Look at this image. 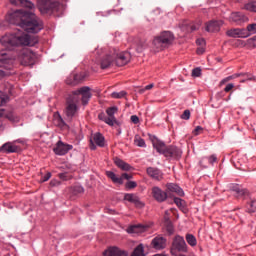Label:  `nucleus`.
<instances>
[{
	"instance_id": "nucleus-1",
	"label": "nucleus",
	"mask_w": 256,
	"mask_h": 256,
	"mask_svg": "<svg viewBox=\"0 0 256 256\" xmlns=\"http://www.w3.org/2000/svg\"><path fill=\"white\" fill-rule=\"evenodd\" d=\"M9 22L21 27L26 33H39L43 29V21L33 12L16 10L10 14Z\"/></svg>"
},
{
	"instance_id": "nucleus-2",
	"label": "nucleus",
	"mask_w": 256,
	"mask_h": 256,
	"mask_svg": "<svg viewBox=\"0 0 256 256\" xmlns=\"http://www.w3.org/2000/svg\"><path fill=\"white\" fill-rule=\"evenodd\" d=\"M0 43L3 47H7V49H11V47H35L39 43V38L18 30L17 32L2 36Z\"/></svg>"
},
{
	"instance_id": "nucleus-3",
	"label": "nucleus",
	"mask_w": 256,
	"mask_h": 256,
	"mask_svg": "<svg viewBox=\"0 0 256 256\" xmlns=\"http://www.w3.org/2000/svg\"><path fill=\"white\" fill-rule=\"evenodd\" d=\"M151 141L154 149H156L160 155H164V157H167L168 159H179L181 158V155H183L181 149L176 146L165 145V142L159 140L156 136H152Z\"/></svg>"
},
{
	"instance_id": "nucleus-4",
	"label": "nucleus",
	"mask_w": 256,
	"mask_h": 256,
	"mask_svg": "<svg viewBox=\"0 0 256 256\" xmlns=\"http://www.w3.org/2000/svg\"><path fill=\"white\" fill-rule=\"evenodd\" d=\"M175 35L171 31H163L153 39V46L156 51H163L173 45Z\"/></svg>"
},
{
	"instance_id": "nucleus-5",
	"label": "nucleus",
	"mask_w": 256,
	"mask_h": 256,
	"mask_svg": "<svg viewBox=\"0 0 256 256\" xmlns=\"http://www.w3.org/2000/svg\"><path fill=\"white\" fill-rule=\"evenodd\" d=\"M188 251L189 247L187 246V242H185V238L181 235H176L172 240L170 248L171 255L178 256L181 253H187Z\"/></svg>"
},
{
	"instance_id": "nucleus-6",
	"label": "nucleus",
	"mask_w": 256,
	"mask_h": 256,
	"mask_svg": "<svg viewBox=\"0 0 256 256\" xmlns=\"http://www.w3.org/2000/svg\"><path fill=\"white\" fill-rule=\"evenodd\" d=\"M118 111L119 109L117 108V106L109 107L106 109V113L108 116L105 115V112H102L98 114V119L100 121H103L104 123H106V125H109L110 127H114V125H117L119 127L121 123L117 121V118H115V113H117Z\"/></svg>"
},
{
	"instance_id": "nucleus-7",
	"label": "nucleus",
	"mask_w": 256,
	"mask_h": 256,
	"mask_svg": "<svg viewBox=\"0 0 256 256\" xmlns=\"http://www.w3.org/2000/svg\"><path fill=\"white\" fill-rule=\"evenodd\" d=\"M15 63V56L10 50H0V67L5 69L4 71H11L13 64Z\"/></svg>"
},
{
	"instance_id": "nucleus-8",
	"label": "nucleus",
	"mask_w": 256,
	"mask_h": 256,
	"mask_svg": "<svg viewBox=\"0 0 256 256\" xmlns=\"http://www.w3.org/2000/svg\"><path fill=\"white\" fill-rule=\"evenodd\" d=\"M112 57H114V64L117 67H124L131 61V53L121 52L117 48H112Z\"/></svg>"
},
{
	"instance_id": "nucleus-9",
	"label": "nucleus",
	"mask_w": 256,
	"mask_h": 256,
	"mask_svg": "<svg viewBox=\"0 0 256 256\" xmlns=\"http://www.w3.org/2000/svg\"><path fill=\"white\" fill-rule=\"evenodd\" d=\"M37 61V54L30 49H25L20 54V63L24 67H33Z\"/></svg>"
},
{
	"instance_id": "nucleus-10",
	"label": "nucleus",
	"mask_w": 256,
	"mask_h": 256,
	"mask_svg": "<svg viewBox=\"0 0 256 256\" xmlns=\"http://www.w3.org/2000/svg\"><path fill=\"white\" fill-rule=\"evenodd\" d=\"M77 111H79V107L77 106V98L73 97L67 100L66 106V117L68 119H73L75 115H77Z\"/></svg>"
},
{
	"instance_id": "nucleus-11",
	"label": "nucleus",
	"mask_w": 256,
	"mask_h": 256,
	"mask_svg": "<svg viewBox=\"0 0 256 256\" xmlns=\"http://www.w3.org/2000/svg\"><path fill=\"white\" fill-rule=\"evenodd\" d=\"M15 143H23V140L18 139L13 142H6L0 147V153H6L9 155L10 153H18L19 146L15 145Z\"/></svg>"
},
{
	"instance_id": "nucleus-12",
	"label": "nucleus",
	"mask_w": 256,
	"mask_h": 256,
	"mask_svg": "<svg viewBox=\"0 0 256 256\" xmlns=\"http://www.w3.org/2000/svg\"><path fill=\"white\" fill-rule=\"evenodd\" d=\"M106 176L108 179H111L113 183H116L118 185H123V179H126V181H130V179H133V175L128 173H123L121 177H118L117 174L113 171H106Z\"/></svg>"
},
{
	"instance_id": "nucleus-13",
	"label": "nucleus",
	"mask_w": 256,
	"mask_h": 256,
	"mask_svg": "<svg viewBox=\"0 0 256 256\" xmlns=\"http://www.w3.org/2000/svg\"><path fill=\"white\" fill-rule=\"evenodd\" d=\"M112 65H115V58L113 57V49H111L108 53H106L100 59V67L101 69H109Z\"/></svg>"
},
{
	"instance_id": "nucleus-14",
	"label": "nucleus",
	"mask_w": 256,
	"mask_h": 256,
	"mask_svg": "<svg viewBox=\"0 0 256 256\" xmlns=\"http://www.w3.org/2000/svg\"><path fill=\"white\" fill-rule=\"evenodd\" d=\"M98 147H105V137L101 135V133H95L93 137L90 139V149L95 151Z\"/></svg>"
},
{
	"instance_id": "nucleus-15",
	"label": "nucleus",
	"mask_w": 256,
	"mask_h": 256,
	"mask_svg": "<svg viewBox=\"0 0 256 256\" xmlns=\"http://www.w3.org/2000/svg\"><path fill=\"white\" fill-rule=\"evenodd\" d=\"M74 95H82V105H87L92 97L91 88H89L88 86H84L79 90L75 91Z\"/></svg>"
},
{
	"instance_id": "nucleus-16",
	"label": "nucleus",
	"mask_w": 256,
	"mask_h": 256,
	"mask_svg": "<svg viewBox=\"0 0 256 256\" xmlns=\"http://www.w3.org/2000/svg\"><path fill=\"white\" fill-rule=\"evenodd\" d=\"M151 245L153 249L161 251L167 247V238L163 237L162 235H157L152 239Z\"/></svg>"
},
{
	"instance_id": "nucleus-17",
	"label": "nucleus",
	"mask_w": 256,
	"mask_h": 256,
	"mask_svg": "<svg viewBox=\"0 0 256 256\" xmlns=\"http://www.w3.org/2000/svg\"><path fill=\"white\" fill-rule=\"evenodd\" d=\"M73 149V145L65 144L62 141H58L56 147L53 149L55 155H67L69 151Z\"/></svg>"
},
{
	"instance_id": "nucleus-18",
	"label": "nucleus",
	"mask_w": 256,
	"mask_h": 256,
	"mask_svg": "<svg viewBox=\"0 0 256 256\" xmlns=\"http://www.w3.org/2000/svg\"><path fill=\"white\" fill-rule=\"evenodd\" d=\"M38 3L46 13H49V11H57L59 7V2H53L51 0H38Z\"/></svg>"
},
{
	"instance_id": "nucleus-19",
	"label": "nucleus",
	"mask_w": 256,
	"mask_h": 256,
	"mask_svg": "<svg viewBox=\"0 0 256 256\" xmlns=\"http://www.w3.org/2000/svg\"><path fill=\"white\" fill-rule=\"evenodd\" d=\"M152 196L158 203H163L167 201V192L163 191L161 188L154 186L152 188Z\"/></svg>"
},
{
	"instance_id": "nucleus-20",
	"label": "nucleus",
	"mask_w": 256,
	"mask_h": 256,
	"mask_svg": "<svg viewBox=\"0 0 256 256\" xmlns=\"http://www.w3.org/2000/svg\"><path fill=\"white\" fill-rule=\"evenodd\" d=\"M223 25V21L221 20H212L206 23L205 30L208 33H217L221 30V26Z\"/></svg>"
},
{
	"instance_id": "nucleus-21",
	"label": "nucleus",
	"mask_w": 256,
	"mask_h": 256,
	"mask_svg": "<svg viewBox=\"0 0 256 256\" xmlns=\"http://www.w3.org/2000/svg\"><path fill=\"white\" fill-rule=\"evenodd\" d=\"M124 200L128 201L129 203H133V205H135V207L138 209H143V207H145V203H143L141 198L135 194H125Z\"/></svg>"
},
{
	"instance_id": "nucleus-22",
	"label": "nucleus",
	"mask_w": 256,
	"mask_h": 256,
	"mask_svg": "<svg viewBox=\"0 0 256 256\" xmlns=\"http://www.w3.org/2000/svg\"><path fill=\"white\" fill-rule=\"evenodd\" d=\"M104 256H127V251L121 250L119 247L113 246L103 252Z\"/></svg>"
},
{
	"instance_id": "nucleus-23",
	"label": "nucleus",
	"mask_w": 256,
	"mask_h": 256,
	"mask_svg": "<svg viewBox=\"0 0 256 256\" xmlns=\"http://www.w3.org/2000/svg\"><path fill=\"white\" fill-rule=\"evenodd\" d=\"M230 21H233V23H237L239 25L241 23H247V21H249V17L241 12H233L230 15Z\"/></svg>"
},
{
	"instance_id": "nucleus-24",
	"label": "nucleus",
	"mask_w": 256,
	"mask_h": 256,
	"mask_svg": "<svg viewBox=\"0 0 256 256\" xmlns=\"http://www.w3.org/2000/svg\"><path fill=\"white\" fill-rule=\"evenodd\" d=\"M146 171L149 177L155 179L156 181H161V179H163V172H161V170L158 168L148 167Z\"/></svg>"
},
{
	"instance_id": "nucleus-25",
	"label": "nucleus",
	"mask_w": 256,
	"mask_h": 256,
	"mask_svg": "<svg viewBox=\"0 0 256 256\" xmlns=\"http://www.w3.org/2000/svg\"><path fill=\"white\" fill-rule=\"evenodd\" d=\"M0 117L8 119V121H12V123L19 121V118L17 117V115H15V112H13V110L0 109Z\"/></svg>"
},
{
	"instance_id": "nucleus-26",
	"label": "nucleus",
	"mask_w": 256,
	"mask_h": 256,
	"mask_svg": "<svg viewBox=\"0 0 256 256\" xmlns=\"http://www.w3.org/2000/svg\"><path fill=\"white\" fill-rule=\"evenodd\" d=\"M166 188L169 193H176L179 197H185V192L175 183L166 184Z\"/></svg>"
},
{
	"instance_id": "nucleus-27",
	"label": "nucleus",
	"mask_w": 256,
	"mask_h": 256,
	"mask_svg": "<svg viewBox=\"0 0 256 256\" xmlns=\"http://www.w3.org/2000/svg\"><path fill=\"white\" fill-rule=\"evenodd\" d=\"M72 79L71 78H67L66 79V84L67 85H72V86H75V85H79V83H81V81H83V79H85V74L80 72L78 74H74L72 76Z\"/></svg>"
},
{
	"instance_id": "nucleus-28",
	"label": "nucleus",
	"mask_w": 256,
	"mask_h": 256,
	"mask_svg": "<svg viewBox=\"0 0 256 256\" xmlns=\"http://www.w3.org/2000/svg\"><path fill=\"white\" fill-rule=\"evenodd\" d=\"M114 164L118 169H121V171H131V169H133L129 163L121 160L119 157L114 158Z\"/></svg>"
},
{
	"instance_id": "nucleus-29",
	"label": "nucleus",
	"mask_w": 256,
	"mask_h": 256,
	"mask_svg": "<svg viewBox=\"0 0 256 256\" xmlns=\"http://www.w3.org/2000/svg\"><path fill=\"white\" fill-rule=\"evenodd\" d=\"M148 227L145 225H133L128 228V233H145L147 231Z\"/></svg>"
},
{
	"instance_id": "nucleus-30",
	"label": "nucleus",
	"mask_w": 256,
	"mask_h": 256,
	"mask_svg": "<svg viewBox=\"0 0 256 256\" xmlns=\"http://www.w3.org/2000/svg\"><path fill=\"white\" fill-rule=\"evenodd\" d=\"M54 125H56V127H65V125H67L65 123V120H63V117H61V114H59V112L54 113Z\"/></svg>"
},
{
	"instance_id": "nucleus-31",
	"label": "nucleus",
	"mask_w": 256,
	"mask_h": 256,
	"mask_svg": "<svg viewBox=\"0 0 256 256\" xmlns=\"http://www.w3.org/2000/svg\"><path fill=\"white\" fill-rule=\"evenodd\" d=\"M231 190L234 191V193H237V195H240V196L247 195V193H248L247 189L241 188V186H239V184L233 185L231 187Z\"/></svg>"
},
{
	"instance_id": "nucleus-32",
	"label": "nucleus",
	"mask_w": 256,
	"mask_h": 256,
	"mask_svg": "<svg viewBox=\"0 0 256 256\" xmlns=\"http://www.w3.org/2000/svg\"><path fill=\"white\" fill-rule=\"evenodd\" d=\"M246 213H256V200H251L246 203Z\"/></svg>"
},
{
	"instance_id": "nucleus-33",
	"label": "nucleus",
	"mask_w": 256,
	"mask_h": 256,
	"mask_svg": "<svg viewBox=\"0 0 256 256\" xmlns=\"http://www.w3.org/2000/svg\"><path fill=\"white\" fill-rule=\"evenodd\" d=\"M131 256H145V247L143 246V244H139L134 249Z\"/></svg>"
},
{
	"instance_id": "nucleus-34",
	"label": "nucleus",
	"mask_w": 256,
	"mask_h": 256,
	"mask_svg": "<svg viewBox=\"0 0 256 256\" xmlns=\"http://www.w3.org/2000/svg\"><path fill=\"white\" fill-rule=\"evenodd\" d=\"M186 241L190 247H197V238L193 234H186Z\"/></svg>"
},
{
	"instance_id": "nucleus-35",
	"label": "nucleus",
	"mask_w": 256,
	"mask_h": 256,
	"mask_svg": "<svg viewBox=\"0 0 256 256\" xmlns=\"http://www.w3.org/2000/svg\"><path fill=\"white\" fill-rule=\"evenodd\" d=\"M134 145H136V147H142V148L147 147V144L145 143V139L141 138V136L139 135H135Z\"/></svg>"
},
{
	"instance_id": "nucleus-36",
	"label": "nucleus",
	"mask_w": 256,
	"mask_h": 256,
	"mask_svg": "<svg viewBox=\"0 0 256 256\" xmlns=\"http://www.w3.org/2000/svg\"><path fill=\"white\" fill-rule=\"evenodd\" d=\"M165 227L169 235H173V233H175V227H173V222H171L169 218H165Z\"/></svg>"
},
{
	"instance_id": "nucleus-37",
	"label": "nucleus",
	"mask_w": 256,
	"mask_h": 256,
	"mask_svg": "<svg viewBox=\"0 0 256 256\" xmlns=\"http://www.w3.org/2000/svg\"><path fill=\"white\" fill-rule=\"evenodd\" d=\"M243 9H245V11H250V13H256V1L246 3Z\"/></svg>"
},
{
	"instance_id": "nucleus-38",
	"label": "nucleus",
	"mask_w": 256,
	"mask_h": 256,
	"mask_svg": "<svg viewBox=\"0 0 256 256\" xmlns=\"http://www.w3.org/2000/svg\"><path fill=\"white\" fill-rule=\"evenodd\" d=\"M226 35H227V37L239 39V28H232L230 30H227Z\"/></svg>"
},
{
	"instance_id": "nucleus-39",
	"label": "nucleus",
	"mask_w": 256,
	"mask_h": 256,
	"mask_svg": "<svg viewBox=\"0 0 256 256\" xmlns=\"http://www.w3.org/2000/svg\"><path fill=\"white\" fill-rule=\"evenodd\" d=\"M111 97L112 99H123L124 97H127V92L125 90L120 92H112Z\"/></svg>"
},
{
	"instance_id": "nucleus-40",
	"label": "nucleus",
	"mask_w": 256,
	"mask_h": 256,
	"mask_svg": "<svg viewBox=\"0 0 256 256\" xmlns=\"http://www.w3.org/2000/svg\"><path fill=\"white\" fill-rule=\"evenodd\" d=\"M247 37H249L247 28H238V39H247Z\"/></svg>"
},
{
	"instance_id": "nucleus-41",
	"label": "nucleus",
	"mask_w": 256,
	"mask_h": 256,
	"mask_svg": "<svg viewBox=\"0 0 256 256\" xmlns=\"http://www.w3.org/2000/svg\"><path fill=\"white\" fill-rule=\"evenodd\" d=\"M245 46L248 47V49H255L256 47V36H253L252 38H249L246 40Z\"/></svg>"
},
{
	"instance_id": "nucleus-42",
	"label": "nucleus",
	"mask_w": 256,
	"mask_h": 256,
	"mask_svg": "<svg viewBox=\"0 0 256 256\" xmlns=\"http://www.w3.org/2000/svg\"><path fill=\"white\" fill-rule=\"evenodd\" d=\"M144 49H147V42H145V40H140L137 43L136 51H137V53H143Z\"/></svg>"
},
{
	"instance_id": "nucleus-43",
	"label": "nucleus",
	"mask_w": 256,
	"mask_h": 256,
	"mask_svg": "<svg viewBox=\"0 0 256 256\" xmlns=\"http://www.w3.org/2000/svg\"><path fill=\"white\" fill-rule=\"evenodd\" d=\"M233 79H237V77H246V81H253V76L250 74L245 73H236L232 75Z\"/></svg>"
},
{
	"instance_id": "nucleus-44",
	"label": "nucleus",
	"mask_w": 256,
	"mask_h": 256,
	"mask_svg": "<svg viewBox=\"0 0 256 256\" xmlns=\"http://www.w3.org/2000/svg\"><path fill=\"white\" fill-rule=\"evenodd\" d=\"M59 179H61L62 181H71V179H73V175L64 172V173H59L58 174Z\"/></svg>"
},
{
	"instance_id": "nucleus-45",
	"label": "nucleus",
	"mask_w": 256,
	"mask_h": 256,
	"mask_svg": "<svg viewBox=\"0 0 256 256\" xmlns=\"http://www.w3.org/2000/svg\"><path fill=\"white\" fill-rule=\"evenodd\" d=\"M249 37L256 34V23L248 24L246 27Z\"/></svg>"
},
{
	"instance_id": "nucleus-46",
	"label": "nucleus",
	"mask_w": 256,
	"mask_h": 256,
	"mask_svg": "<svg viewBox=\"0 0 256 256\" xmlns=\"http://www.w3.org/2000/svg\"><path fill=\"white\" fill-rule=\"evenodd\" d=\"M21 7H26L27 9H35V4L29 0H22Z\"/></svg>"
},
{
	"instance_id": "nucleus-47",
	"label": "nucleus",
	"mask_w": 256,
	"mask_h": 256,
	"mask_svg": "<svg viewBox=\"0 0 256 256\" xmlns=\"http://www.w3.org/2000/svg\"><path fill=\"white\" fill-rule=\"evenodd\" d=\"M137 187V182L135 181H128L125 184V189L131 190V189H135Z\"/></svg>"
},
{
	"instance_id": "nucleus-48",
	"label": "nucleus",
	"mask_w": 256,
	"mask_h": 256,
	"mask_svg": "<svg viewBox=\"0 0 256 256\" xmlns=\"http://www.w3.org/2000/svg\"><path fill=\"white\" fill-rule=\"evenodd\" d=\"M174 203L175 205H177V207H185V200L181 199V198H174Z\"/></svg>"
},
{
	"instance_id": "nucleus-49",
	"label": "nucleus",
	"mask_w": 256,
	"mask_h": 256,
	"mask_svg": "<svg viewBox=\"0 0 256 256\" xmlns=\"http://www.w3.org/2000/svg\"><path fill=\"white\" fill-rule=\"evenodd\" d=\"M190 118H191V111L189 110H185L181 115V119H184V121H189Z\"/></svg>"
},
{
	"instance_id": "nucleus-50",
	"label": "nucleus",
	"mask_w": 256,
	"mask_h": 256,
	"mask_svg": "<svg viewBox=\"0 0 256 256\" xmlns=\"http://www.w3.org/2000/svg\"><path fill=\"white\" fill-rule=\"evenodd\" d=\"M9 97L5 96V94H3V92L0 91V107L1 105H5V103H7Z\"/></svg>"
},
{
	"instance_id": "nucleus-51",
	"label": "nucleus",
	"mask_w": 256,
	"mask_h": 256,
	"mask_svg": "<svg viewBox=\"0 0 256 256\" xmlns=\"http://www.w3.org/2000/svg\"><path fill=\"white\" fill-rule=\"evenodd\" d=\"M208 160V163H210V165H213V163H217V155L212 154L211 156L206 158Z\"/></svg>"
},
{
	"instance_id": "nucleus-52",
	"label": "nucleus",
	"mask_w": 256,
	"mask_h": 256,
	"mask_svg": "<svg viewBox=\"0 0 256 256\" xmlns=\"http://www.w3.org/2000/svg\"><path fill=\"white\" fill-rule=\"evenodd\" d=\"M192 77H201V68H194L192 70Z\"/></svg>"
},
{
	"instance_id": "nucleus-53",
	"label": "nucleus",
	"mask_w": 256,
	"mask_h": 256,
	"mask_svg": "<svg viewBox=\"0 0 256 256\" xmlns=\"http://www.w3.org/2000/svg\"><path fill=\"white\" fill-rule=\"evenodd\" d=\"M74 193H84L85 189L82 186H74Z\"/></svg>"
},
{
	"instance_id": "nucleus-54",
	"label": "nucleus",
	"mask_w": 256,
	"mask_h": 256,
	"mask_svg": "<svg viewBox=\"0 0 256 256\" xmlns=\"http://www.w3.org/2000/svg\"><path fill=\"white\" fill-rule=\"evenodd\" d=\"M51 179V172H48L47 174H45L43 177H42V183H45L47 181H49Z\"/></svg>"
},
{
	"instance_id": "nucleus-55",
	"label": "nucleus",
	"mask_w": 256,
	"mask_h": 256,
	"mask_svg": "<svg viewBox=\"0 0 256 256\" xmlns=\"http://www.w3.org/2000/svg\"><path fill=\"white\" fill-rule=\"evenodd\" d=\"M205 39L200 38L196 40V44L199 45V47H205Z\"/></svg>"
},
{
	"instance_id": "nucleus-56",
	"label": "nucleus",
	"mask_w": 256,
	"mask_h": 256,
	"mask_svg": "<svg viewBox=\"0 0 256 256\" xmlns=\"http://www.w3.org/2000/svg\"><path fill=\"white\" fill-rule=\"evenodd\" d=\"M50 185H51V187H59V185H61V181H59V180H51L50 181Z\"/></svg>"
},
{
	"instance_id": "nucleus-57",
	"label": "nucleus",
	"mask_w": 256,
	"mask_h": 256,
	"mask_svg": "<svg viewBox=\"0 0 256 256\" xmlns=\"http://www.w3.org/2000/svg\"><path fill=\"white\" fill-rule=\"evenodd\" d=\"M233 87H235V85L233 83L227 84L226 87L224 88L225 93H229V91H231V89H233Z\"/></svg>"
},
{
	"instance_id": "nucleus-58",
	"label": "nucleus",
	"mask_w": 256,
	"mask_h": 256,
	"mask_svg": "<svg viewBox=\"0 0 256 256\" xmlns=\"http://www.w3.org/2000/svg\"><path fill=\"white\" fill-rule=\"evenodd\" d=\"M130 119L132 123H134V125H137L139 123V116L137 115H132Z\"/></svg>"
},
{
	"instance_id": "nucleus-59",
	"label": "nucleus",
	"mask_w": 256,
	"mask_h": 256,
	"mask_svg": "<svg viewBox=\"0 0 256 256\" xmlns=\"http://www.w3.org/2000/svg\"><path fill=\"white\" fill-rule=\"evenodd\" d=\"M7 75H11V73L3 69H0V79H2L3 77H7Z\"/></svg>"
},
{
	"instance_id": "nucleus-60",
	"label": "nucleus",
	"mask_w": 256,
	"mask_h": 256,
	"mask_svg": "<svg viewBox=\"0 0 256 256\" xmlns=\"http://www.w3.org/2000/svg\"><path fill=\"white\" fill-rule=\"evenodd\" d=\"M152 87H154V85H153V84H149V85L145 86L144 89H141V90L139 91V93H145V91L151 90Z\"/></svg>"
},
{
	"instance_id": "nucleus-61",
	"label": "nucleus",
	"mask_w": 256,
	"mask_h": 256,
	"mask_svg": "<svg viewBox=\"0 0 256 256\" xmlns=\"http://www.w3.org/2000/svg\"><path fill=\"white\" fill-rule=\"evenodd\" d=\"M203 131V127L201 126H197L195 129H194V135H199L201 132Z\"/></svg>"
},
{
	"instance_id": "nucleus-62",
	"label": "nucleus",
	"mask_w": 256,
	"mask_h": 256,
	"mask_svg": "<svg viewBox=\"0 0 256 256\" xmlns=\"http://www.w3.org/2000/svg\"><path fill=\"white\" fill-rule=\"evenodd\" d=\"M23 0H10L11 5H15L16 7L22 4Z\"/></svg>"
},
{
	"instance_id": "nucleus-63",
	"label": "nucleus",
	"mask_w": 256,
	"mask_h": 256,
	"mask_svg": "<svg viewBox=\"0 0 256 256\" xmlns=\"http://www.w3.org/2000/svg\"><path fill=\"white\" fill-rule=\"evenodd\" d=\"M196 53L197 55H203V53H205V48L203 46L197 48Z\"/></svg>"
},
{
	"instance_id": "nucleus-64",
	"label": "nucleus",
	"mask_w": 256,
	"mask_h": 256,
	"mask_svg": "<svg viewBox=\"0 0 256 256\" xmlns=\"http://www.w3.org/2000/svg\"><path fill=\"white\" fill-rule=\"evenodd\" d=\"M191 31H197L199 29V24H192L190 26Z\"/></svg>"
}]
</instances>
